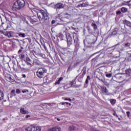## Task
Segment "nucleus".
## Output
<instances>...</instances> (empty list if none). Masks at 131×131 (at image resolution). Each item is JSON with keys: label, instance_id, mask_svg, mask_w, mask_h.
<instances>
[{"label": "nucleus", "instance_id": "1a4fd4ad", "mask_svg": "<svg viewBox=\"0 0 131 131\" xmlns=\"http://www.w3.org/2000/svg\"><path fill=\"white\" fill-rule=\"evenodd\" d=\"M20 112L21 113V114H28L29 113V112L28 111L25 110V108L24 107H21L20 109Z\"/></svg>", "mask_w": 131, "mask_h": 131}, {"label": "nucleus", "instance_id": "8fccbe9b", "mask_svg": "<svg viewBox=\"0 0 131 131\" xmlns=\"http://www.w3.org/2000/svg\"><path fill=\"white\" fill-rule=\"evenodd\" d=\"M64 101H68V98H65Z\"/></svg>", "mask_w": 131, "mask_h": 131}, {"label": "nucleus", "instance_id": "5fc2aeb1", "mask_svg": "<svg viewBox=\"0 0 131 131\" xmlns=\"http://www.w3.org/2000/svg\"><path fill=\"white\" fill-rule=\"evenodd\" d=\"M66 103V104H67V105H69V102H65Z\"/></svg>", "mask_w": 131, "mask_h": 131}, {"label": "nucleus", "instance_id": "9d476101", "mask_svg": "<svg viewBox=\"0 0 131 131\" xmlns=\"http://www.w3.org/2000/svg\"><path fill=\"white\" fill-rule=\"evenodd\" d=\"M73 85V82H71V84H67L63 86L64 90H68V89H70Z\"/></svg>", "mask_w": 131, "mask_h": 131}, {"label": "nucleus", "instance_id": "4d7b16f0", "mask_svg": "<svg viewBox=\"0 0 131 131\" xmlns=\"http://www.w3.org/2000/svg\"><path fill=\"white\" fill-rule=\"evenodd\" d=\"M69 106H71V103H69Z\"/></svg>", "mask_w": 131, "mask_h": 131}, {"label": "nucleus", "instance_id": "7ed1b4c3", "mask_svg": "<svg viewBox=\"0 0 131 131\" xmlns=\"http://www.w3.org/2000/svg\"><path fill=\"white\" fill-rule=\"evenodd\" d=\"M27 131H40L41 130V127L37 126L36 125H31L26 128Z\"/></svg>", "mask_w": 131, "mask_h": 131}, {"label": "nucleus", "instance_id": "603ef678", "mask_svg": "<svg viewBox=\"0 0 131 131\" xmlns=\"http://www.w3.org/2000/svg\"><path fill=\"white\" fill-rule=\"evenodd\" d=\"M23 77H24V78H25V77H26V76L25 75H23Z\"/></svg>", "mask_w": 131, "mask_h": 131}, {"label": "nucleus", "instance_id": "20e7f679", "mask_svg": "<svg viewBox=\"0 0 131 131\" xmlns=\"http://www.w3.org/2000/svg\"><path fill=\"white\" fill-rule=\"evenodd\" d=\"M64 8V4L62 3H57L54 6V8L56 9V10H60V9H63Z\"/></svg>", "mask_w": 131, "mask_h": 131}, {"label": "nucleus", "instance_id": "13d9d810", "mask_svg": "<svg viewBox=\"0 0 131 131\" xmlns=\"http://www.w3.org/2000/svg\"><path fill=\"white\" fill-rule=\"evenodd\" d=\"M72 0H69V2H71Z\"/></svg>", "mask_w": 131, "mask_h": 131}, {"label": "nucleus", "instance_id": "4be33fe9", "mask_svg": "<svg viewBox=\"0 0 131 131\" xmlns=\"http://www.w3.org/2000/svg\"><path fill=\"white\" fill-rule=\"evenodd\" d=\"M125 24L127 26H128L129 27L131 28V23H130V21L125 20Z\"/></svg>", "mask_w": 131, "mask_h": 131}, {"label": "nucleus", "instance_id": "72a5a7b5", "mask_svg": "<svg viewBox=\"0 0 131 131\" xmlns=\"http://www.w3.org/2000/svg\"><path fill=\"white\" fill-rule=\"evenodd\" d=\"M15 94V90H13L11 91V95H14Z\"/></svg>", "mask_w": 131, "mask_h": 131}, {"label": "nucleus", "instance_id": "a19ab883", "mask_svg": "<svg viewBox=\"0 0 131 131\" xmlns=\"http://www.w3.org/2000/svg\"><path fill=\"white\" fill-rule=\"evenodd\" d=\"M76 39H77V37H76V38H74V42H75V41H76V42H77V40H76Z\"/></svg>", "mask_w": 131, "mask_h": 131}, {"label": "nucleus", "instance_id": "f3484780", "mask_svg": "<svg viewBox=\"0 0 131 131\" xmlns=\"http://www.w3.org/2000/svg\"><path fill=\"white\" fill-rule=\"evenodd\" d=\"M82 76H84V75H85V74H86V67H84L83 68V69H82Z\"/></svg>", "mask_w": 131, "mask_h": 131}, {"label": "nucleus", "instance_id": "dca6fc26", "mask_svg": "<svg viewBox=\"0 0 131 131\" xmlns=\"http://www.w3.org/2000/svg\"><path fill=\"white\" fill-rule=\"evenodd\" d=\"M57 21L58 22H64L65 21V18L64 17H62L61 16H58L57 17Z\"/></svg>", "mask_w": 131, "mask_h": 131}, {"label": "nucleus", "instance_id": "4c0bfd02", "mask_svg": "<svg viewBox=\"0 0 131 131\" xmlns=\"http://www.w3.org/2000/svg\"><path fill=\"white\" fill-rule=\"evenodd\" d=\"M120 14H121V11H118L116 12V14L117 15H120Z\"/></svg>", "mask_w": 131, "mask_h": 131}, {"label": "nucleus", "instance_id": "3c124183", "mask_svg": "<svg viewBox=\"0 0 131 131\" xmlns=\"http://www.w3.org/2000/svg\"><path fill=\"white\" fill-rule=\"evenodd\" d=\"M2 112H3V110L0 108V113H2Z\"/></svg>", "mask_w": 131, "mask_h": 131}, {"label": "nucleus", "instance_id": "58836bf2", "mask_svg": "<svg viewBox=\"0 0 131 131\" xmlns=\"http://www.w3.org/2000/svg\"><path fill=\"white\" fill-rule=\"evenodd\" d=\"M113 115L114 116H117V117H118V115H117V114H116V112H115L113 113Z\"/></svg>", "mask_w": 131, "mask_h": 131}, {"label": "nucleus", "instance_id": "ddd939ff", "mask_svg": "<svg viewBox=\"0 0 131 131\" xmlns=\"http://www.w3.org/2000/svg\"><path fill=\"white\" fill-rule=\"evenodd\" d=\"M67 42L68 46L72 45V37L71 36H69L67 37Z\"/></svg>", "mask_w": 131, "mask_h": 131}, {"label": "nucleus", "instance_id": "4468645a", "mask_svg": "<svg viewBox=\"0 0 131 131\" xmlns=\"http://www.w3.org/2000/svg\"><path fill=\"white\" fill-rule=\"evenodd\" d=\"M39 71H40L41 73H42L44 75L47 73V69L45 68H41L38 69Z\"/></svg>", "mask_w": 131, "mask_h": 131}, {"label": "nucleus", "instance_id": "a18cd8bd", "mask_svg": "<svg viewBox=\"0 0 131 131\" xmlns=\"http://www.w3.org/2000/svg\"><path fill=\"white\" fill-rule=\"evenodd\" d=\"M55 22H56V21L55 20H53L52 21V24H55Z\"/></svg>", "mask_w": 131, "mask_h": 131}, {"label": "nucleus", "instance_id": "49530a36", "mask_svg": "<svg viewBox=\"0 0 131 131\" xmlns=\"http://www.w3.org/2000/svg\"><path fill=\"white\" fill-rule=\"evenodd\" d=\"M81 6L82 7H85V4H81Z\"/></svg>", "mask_w": 131, "mask_h": 131}, {"label": "nucleus", "instance_id": "2eb2a0df", "mask_svg": "<svg viewBox=\"0 0 131 131\" xmlns=\"http://www.w3.org/2000/svg\"><path fill=\"white\" fill-rule=\"evenodd\" d=\"M18 35L19 37H22L23 38L26 37V33H25L20 32L18 33Z\"/></svg>", "mask_w": 131, "mask_h": 131}, {"label": "nucleus", "instance_id": "6e6d98bb", "mask_svg": "<svg viewBox=\"0 0 131 131\" xmlns=\"http://www.w3.org/2000/svg\"><path fill=\"white\" fill-rule=\"evenodd\" d=\"M57 120L58 121H60V119L57 118Z\"/></svg>", "mask_w": 131, "mask_h": 131}, {"label": "nucleus", "instance_id": "de8ad7c7", "mask_svg": "<svg viewBox=\"0 0 131 131\" xmlns=\"http://www.w3.org/2000/svg\"><path fill=\"white\" fill-rule=\"evenodd\" d=\"M21 52H22V50H19L18 51V54H20V53H21Z\"/></svg>", "mask_w": 131, "mask_h": 131}, {"label": "nucleus", "instance_id": "9b49d317", "mask_svg": "<svg viewBox=\"0 0 131 131\" xmlns=\"http://www.w3.org/2000/svg\"><path fill=\"white\" fill-rule=\"evenodd\" d=\"M13 69L15 71H16V72L19 73L21 72V66L20 65H17V68H15V65L13 66Z\"/></svg>", "mask_w": 131, "mask_h": 131}, {"label": "nucleus", "instance_id": "473e14b6", "mask_svg": "<svg viewBox=\"0 0 131 131\" xmlns=\"http://www.w3.org/2000/svg\"><path fill=\"white\" fill-rule=\"evenodd\" d=\"M29 92V91H28V90H25L22 91V93H23V94H25V93H28Z\"/></svg>", "mask_w": 131, "mask_h": 131}, {"label": "nucleus", "instance_id": "680f3d73", "mask_svg": "<svg viewBox=\"0 0 131 131\" xmlns=\"http://www.w3.org/2000/svg\"><path fill=\"white\" fill-rule=\"evenodd\" d=\"M129 18H130V19H131V16H129Z\"/></svg>", "mask_w": 131, "mask_h": 131}, {"label": "nucleus", "instance_id": "c9c22d12", "mask_svg": "<svg viewBox=\"0 0 131 131\" xmlns=\"http://www.w3.org/2000/svg\"><path fill=\"white\" fill-rule=\"evenodd\" d=\"M26 60L27 61H28V62H31V59H30V58L29 57H27L26 58Z\"/></svg>", "mask_w": 131, "mask_h": 131}, {"label": "nucleus", "instance_id": "c03bdc74", "mask_svg": "<svg viewBox=\"0 0 131 131\" xmlns=\"http://www.w3.org/2000/svg\"><path fill=\"white\" fill-rule=\"evenodd\" d=\"M30 117V115H27L26 116V118H29Z\"/></svg>", "mask_w": 131, "mask_h": 131}, {"label": "nucleus", "instance_id": "052dcab7", "mask_svg": "<svg viewBox=\"0 0 131 131\" xmlns=\"http://www.w3.org/2000/svg\"><path fill=\"white\" fill-rule=\"evenodd\" d=\"M1 6H4V4H1Z\"/></svg>", "mask_w": 131, "mask_h": 131}, {"label": "nucleus", "instance_id": "bf43d9fd", "mask_svg": "<svg viewBox=\"0 0 131 131\" xmlns=\"http://www.w3.org/2000/svg\"><path fill=\"white\" fill-rule=\"evenodd\" d=\"M94 60H95V58L93 59L92 61H94Z\"/></svg>", "mask_w": 131, "mask_h": 131}, {"label": "nucleus", "instance_id": "f03ea898", "mask_svg": "<svg viewBox=\"0 0 131 131\" xmlns=\"http://www.w3.org/2000/svg\"><path fill=\"white\" fill-rule=\"evenodd\" d=\"M37 16L40 21H42L44 19L47 23H49V16H48V14L43 10H40L37 13Z\"/></svg>", "mask_w": 131, "mask_h": 131}, {"label": "nucleus", "instance_id": "e2e57ef3", "mask_svg": "<svg viewBox=\"0 0 131 131\" xmlns=\"http://www.w3.org/2000/svg\"><path fill=\"white\" fill-rule=\"evenodd\" d=\"M28 64H30V63H28Z\"/></svg>", "mask_w": 131, "mask_h": 131}, {"label": "nucleus", "instance_id": "423d86ee", "mask_svg": "<svg viewBox=\"0 0 131 131\" xmlns=\"http://www.w3.org/2000/svg\"><path fill=\"white\" fill-rule=\"evenodd\" d=\"M48 131H61V127L59 126H56L48 129Z\"/></svg>", "mask_w": 131, "mask_h": 131}, {"label": "nucleus", "instance_id": "f704fd0d", "mask_svg": "<svg viewBox=\"0 0 131 131\" xmlns=\"http://www.w3.org/2000/svg\"><path fill=\"white\" fill-rule=\"evenodd\" d=\"M61 105H65L66 102H61V103H58V104H57V106H60V105H61Z\"/></svg>", "mask_w": 131, "mask_h": 131}, {"label": "nucleus", "instance_id": "cd10ccee", "mask_svg": "<svg viewBox=\"0 0 131 131\" xmlns=\"http://www.w3.org/2000/svg\"><path fill=\"white\" fill-rule=\"evenodd\" d=\"M75 128V127H74V126H70L69 127V129H70V130H74Z\"/></svg>", "mask_w": 131, "mask_h": 131}, {"label": "nucleus", "instance_id": "f8f14e48", "mask_svg": "<svg viewBox=\"0 0 131 131\" xmlns=\"http://www.w3.org/2000/svg\"><path fill=\"white\" fill-rule=\"evenodd\" d=\"M101 90L103 94H107L108 90H107V88H106V86H102L101 87Z\"/></svg>", "mask_w": 131, "mask_h": 131}, {"label": "nucleus", "instance_id": "b1692460", "mask_svg": "<svg viewBox=\"0 0 131 131\" xmlns=\"http://www.w3.org/2000/svg\"><path fill=\"white\" fill-rule=\"evenodd\" d=\"M123 5H127L128 7H131V0L127 1L126 4H123Z\"/></svg>", "mask_w": 131, "mask_h": 131}, {"label": "nucleus", "instance_id": "5701e85b", "mask_svg": "<svg viewBox=\"0 0 131 131\" xmlns=\"http://www.w3.org/2000/svg\"><path fill=\"white\" fill-rule=\"evenodd\" d=\"M89 80H91V77H90V76H88L85 80V83H86V84H88V83H89Z\"/></svg>", "mask_w": 131, "mask_h": 131}, {"label": "nucleus", "instance_id": "ea45409f", "mask_svg": "<svg viewBox=\"0 0 131 131\" xmlns=\"http://www.w3.org/2000/svg\"><path fill=\"white\" fill-rule=\"evenodd\" d=\"M126 114H127V116H128V117H129V114H130V113L129 112H127Z\"/></svg>", "mask_w": 131, "mask_h": 131}, {"label": "nucleus", "instance_id": "aec40b11", "mask_svg": "<svg viewBox=\"0 0 131 131\" xmlns=\"http://www.w3.org/2000/svg\"><path fill=\"white\" fill-rule=\"evenodd\" d=\"M4 92L3 91H0V101H2V100H4Z\"/></svg>", "mask_w": 131, "mask_h": 131}, {"label": "nucleus", "instance_id": "393cba45", "mask_svg": "<svg viewBox=\"0 0 131 131\" xmlns=\"http://www.w3.org/2000/svg\"><path fill=\"white\" fill-rule=\"evenodd\" d=\"M70 24H72V23H68L67 24L68 27L69 28V29H73V27H72V26H70Z\"/></svg>", "mask_w": 131, "mask_h": 131}, {"label": "nucleus", "instance_id": "39448f33", "mask_svg": "<svg viewBox=\"0 0 131 131\" xmlns=\"http://www.w3.org/2000/svg\"><path fill=\"white\" fill-rule=\"evenodd\" d=\"M25 22L27 23V24L29 25V22L32 23V24H34L35 21H34V20L32 19V18H30V17H27L25 19Z\"/></svg>", "mask_w": 131, "mask_h": 131}, {"label": "nucleus", "instance_id": "864d4df0", "mask_svg": "<svg viewBox=\"0 0 131 131\" xmlns=\"http://www.w3.org/2000/svg\"><path fill=\"white\" fill-rule=\"evenodd\" d=\"M57 25H62V24L60 23H57Z\"/></svg>", "mask_w": 131, "mask_h": 131}, {"label": "nucleus", "instance_id": "412c9836", "mask_svg": "<svg viewBox=\"0 0 131 131\" xmlns=\"http://www.w3.org/2000/svg\"><path fill=\"white\" fill-rule=\"evenodd\" d=\"M123 47H124V48H128V47L130 46V43L129 42L123 43Z\"/></svg>", "mask_w": 131, "mask_h": 131}, {"label": "nucleus", "instance_id": "09e8293b", "mask_svg": "<svg viewBox=\"0 0 131 131\" xmlns=\"http://www.w3.org/2000/svg\"><path fill=\"white\" fill-rule=\"evenodd\" d=\"M68 101H69L70 102H71V99L69 98L68 100Z\"/></svg>", "mask_w": 131, "mask_h": 131}, {"label": "nucleus", "instance_id": "bb28decb", "mask_svg": "<svg viewBox=\"0 0 131 131\" xmlns=\"http://www.w3.org/2000/svg\"><path fill=\"white\" fill-rule=\"evenodd\" d=\"M92 26L93 27V28L95 30L97 29V25L95 23H92Z\"/></svg>", "mask_w": 131, "mask_h": 131}, {"label": "nucleus", "instance_id": "c756f323", "mask_svg": "<svg viewBox=\"0 0 131 131\" xmlns=\"http://www.w3.org/2000/svg\"><path fill=\"white\" fill-rule=\"evenodd\" d=\"M125 72H126V74L128 75V76H129V75H130V73L129 72V71L126 70L125 71Z\"/></svg>", "mask_w": 131, "mask_h": 131}, {"label": "nucleus", "instance_id": "e433bc0d", "mask_svg": "<svg viewBox=\"0 0 131 131\" xmlns=\"http://www.w3.org/2000/svg\"><path fill=\"white\" fill-rule=\"evenodd\" d=\"M127 2L124 1L123 3H122V6H127V5H123V4H126V3Z\"/></svg>", "mask_w": 131, "mask_h": 131}, {"label": "nucleus", "instance_id": "37998d69", "mask_svg": "<svg viewBox=\"0 0 131 131\" xmlns=\"http://www.w3.org/2000/svg\"><path fill=\"white\" fill-rule=\"evenodd\" d=\"M24 57H25L24 55H21L20 56V59H23V58H24Z\"/></svg>", "mask_w": 131, "mask_h": 131}, {"label": "nucleus", "instance_id": "a878e982", "mask_svg": "<svg viewBox=\"0 0 131 131\" xmlns=\"http://www.w3.org/2000/svg\"><path fill=\"white\" fill-rule=\"evenodd\" d=\"M110 102H111V104H112V105H114V104H115V103H116V100L111 99L110 100Z\"/></svg>", "mask_w": 131, "mask_h": 131}, {"label": "nucleus", "instance_id": "6ab92c4d", "mask_svg": "<svg viewBox=\"0 0 131 131\" xmlns=\"http://www.w3.org/2000/svg\"><path fill=\"white\" fill-rule=\"evenodd\" d=\"M128 10L127 8H125V7H122L121 8V12L122 13H126L127 12Z\"/></svg>", "mask_w": 131, "mask_h": 131}, {"label": "nucleus", "instance_id": "f257e3e1", "mask_svg": "<svg viewBox=\"0 0 131 131\" xmlns=\"http://www.w3.org/2000/svg\"><path fill=\"white\" fill-rule=\"evenodd\" d=\"M25 7V1L24 0H17L13 5V9L15 10H20Z\"/></svg>", "mask_w": 131, "mask_h": 131}, {"label": "nucleus", "instance_id": "c85d7f7f", "mask_svg": "<svg viewBox=\"0 0 131 131\" xmlns=\"http://www.w3.org/2000/svg\"><path fill=\"white\" fill-rule=\"evenodd\" d=\"M112 76V74H111V73L106 74L105 75V76H106V77H108V78H110V77H111Z\"/></svg>", "mask_w": 131, "mask_h": 131}, {"label": "nucleus", "instance_id": "79ce46f5", "mask_svg": "<svg viewBox=\"0 0 131 131\" xmlns=\"http://www.w3.org/2000/svg\"><path fill=\"white\" fill-rule=\"evenodd\" d=\"M9 80H10V81L11 82H14V80L13 79H12L11 77H10Z\"/></svg>", "mask_w": 131, "mask_h": 131}, {"label": "nucleus", "instance_id": "0eeeda50", "mask_svg": "<svg viewBox=\"0 0 131 131\" xmlns=\"http://www.w3.org/2000/svg\"><path fill=\"white\" fill-rule=\"evenodd\" d=\"M12 33H13V32L9 31V32H6L3 33V34H4L5 36H7L8 38H10L11 37H13V36L12 35Z\"/></svg>", "mask_w": 131, "mask_h": 131}, {"label": "nucleus", "instance_id": "7c9ffc66", "mask_svg": "<svg viewBox=\"0 0 131 131\" xmlns=\"http://www.w3.org/2000/svg\"><path fill=\"white\" fill-rule=\"evenodd\" d=\"M15 93L16 94H17L18 95H19V94H20V93H21V91H20L19 89H16Z\"/></svg>", "mask_w": 131, "mask_h": 131}, {"label": "nucleus", "instance_id": "6e6552de", "mask_svg": "<svg viewBox=\"0 0 131 131\" xmlns=\"http://www.w3.org/2000/svg\"><path fill=\"white\" fill-rule=\"evenodd\" d=\"M36 75L39 78H42L45 76V75L40 71H38V70L36 72Z\"/></svg>", "mask_w": 131, "mask_h": 131}, {"label": "nucleus", "instance_id": "a211bd4d", "mask_svg": "<svg viewBox=\"0 0 131 131\" xmlns=\"http://www.w3.org/2000/svg\"><path fill=\"white\" fill-rule=\"evenodd\" d=\"M62 80H63V77L59 78L58 80L55 83V85H57V84H60Z\"/></svg>", "mask_w": 131, "mask_h": 131}, {"label": "nucleus", "instance_id": "2f4dec72", "mask_svg": "<svg viewBox=\"0 0 131 131\" xmlns=\"http://www.w3.org/2000/svg\"><path fill=\"white\" fill-rule=\"evenodd\" d=\"M112 35H116V34H117V31H114L112 33Z\"/></svg>", "mask_w": 131, "mask_h": 131}]
</instances>
